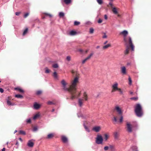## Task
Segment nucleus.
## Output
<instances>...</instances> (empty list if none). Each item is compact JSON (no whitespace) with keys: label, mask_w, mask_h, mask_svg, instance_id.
<instances>
[{"label":"nucleus","mask_w":151,"mask_h":151,"mask_svg":"<svg viewBox=\"0 0 151 151\" xmlns=\"http://www.w3.org/2000/svg\"><path fill=\"white\" fill-rule=\"evenodd\" d=\"M97 1L99 4H101L103 3V1L102 0H97Z\"/></svg>","instance_id":"nucleus-41"},{"label":"nucleus","mask_w":151,"mask_h":151,"mask_svg":"<svg viewBox=\"0 0 151 151\" xmlns=\"http://www.w3.org/2000/svg\"><path fill=\"white\" fill-rule=\"evenodd\" d=\"M64 2L65 4H68L71 2V0H64Z\"/></svg>","instance_id":"nucleus-28"},{"label":"nucleus","mask_w":151,"mask_h":151,"mask_svg":"<svg viewBox=\"0 0 151 151\" xmlns=\"http://www.w3.org/2000/svg\"><path fill=\"white\" fill-rule=\"evenodd\" d=\"M104 140L105 141H106L108 139L109 136L107 134H104Z\"/></svg>","instance_id":"nucleus-23"},{"label":"nucleus","mask_w":151,"mask_h":151,"mask_svg":"<svg viewBox=\"0 0 151 151\" xmlns=\"http://www.w3.org/2000/svg\"><path fill=\"white\" fill-rule=\"evenodd\" d=\"M103 139L101 135L98 134L96 139V142L98 145H102L103 143Z\"/></svg>","instance_id":"nucleus-4"},{"label":"nucleus","mask_w":151,"mask_h":151,"mask_svg":"<svg viewBox=\"0 0 151 151\" xmlns=\"http://www.w3.org/2000/svg\"><path fill=\"white\" fill-rule=\"evenodd\" d=\"M53 76L55 79L58 78L57 74L56 72H55L54 73Z\"/></svg>","instance_id":"nucleus-30"},{"label":"nucleus","mask_w":151,"mask_h":151,"mask_svg":"<svg viewBox=\"0 0 151 151\" xmlns=\"http://www.w3.org/2000/svg\"><path fill=\"white\" fill-rule=\"evenodd\" d=\"M127 131L128 132L131 133L132 132V126L129 122L127 123Z\"/></svg>","instance_id":"nucleus-6"},{"label":"nucleus","mask_w":151,"mask_h":151,"mask_svg":"<svg viewBox=\"0 0 151 151\" xmlns=\"http://www.w3.org/2000/svg\"><path fill=\"white\" fill-rule=\"evenodd\" d=\"M102 22V20L100 19H99L98 21V22L99 23H100Z\"/></svg>","instance_id":"nucleus-53"},{"label":"nucleus","mask_w":151,"mask_h":151,"mask_svg":"<svg viewBox=\"0 0 151 151\" xmlns=\"http://www.w3.org/2000/svg\"><path fill=\"white\" fill-rule=\"evenodd\" d=\"M134 111L136 115L138 117H140L143 115L142 107L139 104H137L136 105Z\"/></svg>","instance_id":"nucleus-2"},{"label":"nucleus","mask_w":151,"mask_h":151,"mask_svg":"<svg viewBox=\"0 0 151 151\" xmlns=\"http://www.w3.org/2000/svg\"><path fill=\"white\" fill-rule=\"evenodd\" d=\"M138 99V98L137 97H133L131 98H130V99L131 100H137Z\"/></svg>","instance_id":"nucleus-46"},{"label":"nucleus","mask_w":151,"mask_h":151,"mask_svg":"<svg viewBox=\"0 0 151 151\" xmlns=\"http://www.w3.org/2000/svg\"><path fill=\"white\" fill-rule=\"evenodd\" d=\"M61 139L64 143H66L68 142V138L64 136H61Z\"/></svg>","instance_id":"nucleus-13"},{"label":"nucleus","mask_w":151,"mask_h":151,"mask_svg":"<svg viewBox=\"0 0 151 151\" xmlns=\"http://www.w3.org/2000/svg\"><path fill=\"white\" fill-rule=\"evenodd\" d=\"M109 147L110 148L113 149L114 148V146L113 145H110L109 146Z\"/></svg>","instance_id":"nucleus-57"},{"label":"nucleus","mask_w":151,"mask_h":151,"mask_svg":"<svg viewBox=\"0 0 151 151\" xmlns=\"http://www.w3.org/2000/svg\"><path fill=\"white\" fill-rule=\"evenodd\" d=\"M4 92V90L2 88H0V92H1V93H3Z\"/></svg>","instance_id":"nucleus-55"},{"label":"nucleus","mask_w":151,"mask_h":151,"mask_svg":"<svg viewBox=\"0 0 151 151\" xmlns=\"http://www.w3.org/2000/svg\"><path fill=\"white\" fill-rule=\"evenodd\" d=\"M115 109L116 110L118 114L120 115L119 122L120 123L122 122L123 121V116L122 115V111L121 109L119 107V106H116L115 107Z\"/></svg>","instance_id":"nucleus-3"},{"label":"nucleus","mask_w":151,"mask_h":151,"mask_svg":"<svg viewBox=\"0 0 151 151\" xmlns=\"http://www.w3.org/2000/svg\"><path fill=\"white\" fill-rule=\"evenodd\" d=\"M78 78L77 77H75L73 81L70 88H68L66 87V83L64 80H63L61 82V83L63 85V89L65 91H68L70 95V98L72 100H73L81 95V92L77 91L76 85L78 82Z\"/></svg>","instance_id":"nucleus-1"},{"label":"nucleus","mask_w":151,"mask_h":151,"mask_svg":"<svg viewBox=\"0 0 151 151\" xmlns=\"http://www.w3.org/2000/svg\"><path fill=\"white\" fill-rule=\"evenodd\" d=\"M5 149L4 147L3 148L2 150V151H5Z\"/></svg>","instance_id":"nucleus-61"},{"label":"nucleus","mask_w":151,"mask_h":151,"mask_svg":"<svg viewBox=\"0 0 151 151\" xmlns=\"http://www.w3.org/2000/svg\"><path fill=\"white\" fill-rule=\"evenodd\" d=\"M93 53H91L89 56H88L87 57H86V58H85L82 61V64H84L85 63V62L89 59L93 55Z\"/></svg>","instance_id":"nucleus-11"},{"label":"nucleus","mask_w":151,"mask_h":151,"mask_svg":"<svg viewBox=\"0 0 151 151\" xmlns=\"http://www.w3.org/2000/svg\"><path fill=\"white\" fill-rule=\"evenodd\" d=\"M14 89L18 91L20 93H23L24 92V91L21 88L19 87H17L14 88Z\"/></svg>","instance_id":"nucleus-20"},{"label":"nucleus","mask_w":151,"mask_h":151,"mask_svg":"<svg viewBox=\"0 0 151 151\" xmlns=\"http://www.w3.org/2000/svg\"><path fill=\"white\" fill-rule=\"evenodd\" d=\"M19 133L20 134H22L23 135H25L26 134V132H25V131H23V130H20L19 131Z\"/></svg>","instance_id":"nucleus-29"},{"label":"nucleus","mask_w":151,"mask_h":151,"mask_svg":"<svg viewBox=\"0 0 151 151\" xmlns=\"http://www.w3.org/2000/svg\"><path fill=\"white\" fill-rule=\"evenodd\" d=\"M108 42V41H106L105 42H104V45H105Z\"/></svg>","instance_id":"nucleus-60"},{"label":"nucleus","mask_w":151,"mask_h":151,"mask_svg":"<svg viewBox=\"0 0 151 151\" xmlns=\"http://www.w3.org/2000/svg\"><path fill=\"white\" fill-rule=\"evenodd\" d=\"M121 73L123 75H125L127 73L126 68L125 66L121 67Z\"/></svg>","instance_id":"nucleus-15"},{"label":"nucleus","mask_w":151,"mask_h":151,"mask_svg":"<svg viewBox=\"0 0 151 151\" xmlns=\"http://www.w3.org/2000/svg\"><path fill=\"white\" fill-rule=\"evenodd\" d=\"M112 88L113 89L114 91H117L118 89V83L116 82H115L112 85Z\"/></svg>","instance_id":"nucleus-7"},{"label":"nucleus","mask_w":151,"mask_h":151,"mask_svg":"<svg viewBox=\"0 0 151 151\" xmlns=\"http://www.w3.org/2000/svg\"><path fill=\"white\" fill-rule=\"evenodd\" d=\"M59 16L60 17H63L64 16V14L63 12H61L59 13Z\"/></svg>","instance_id":"nucleus-31"},{"label":"nucleus","mask_w":151,"mask_h":151,"mask_svg":"<svg viewBox=\"0 0 151 151\" xmlns=\"http://www.w3.org/2000/svg\"><path fill=\"white\" fill-rule=\"evenodd\" d=\"M83 99H81L79 98L78 99V103L79 106L81 107L83 105Z\"/></svg>","instance_id":"nucleus-17"},{"label":"nucleus","mask_w":151,"mask_h":151,"mask_svg":"<svg viewBox=\"0 0 151 151\" xmlns=\"http://www.w3.org/2000/svg\"><path fill=\"white\" fill-rule=\"evenodd\" d=\"M117 90L118 91H119L120 94H123V91L121 88H119Z\"/></svg>","instance_id":"nucleus-44"},{"label":"nucleus","mask_w":151,"mask_h":151,"mask_svg":"<svg viewBox=\"0 0 151 151\" xmlns=\"http://www.w3.org/2000/svg\"><path fill=\"white\" fill-rule=\"evenodd\" d=\"M122 34L124 36V42L126 43V45L127 44V40L126 38L127 35H128V32L127 31L124 30L122 32L120 33V34Z\"/></svg>","instance_id":"nucleus-5"},{"label":"nucleus","mask_w":151,"mask_h":151,"mask_svg":"<svg viewBox=\"0 0 151 151\" xmlns=\"http://www.w3.org/2000/svg\"><path fill=\"white\" fill-rule=\"evenodd\" d=\"M42 93V91L41 90H38L36 91V93L37 95H39Z\"/></svg>","instance_id":"nucleus-38"},{"label":"nucleus","mask_w":151,"mask_h":151,"mask_svg":"<svg viewBox=\"0 0 151 151\" xmlns=\"http://www.w3.org/2000/svg\"><path fill=\"white\" fill-rule=\"evenodd\" d=\"M52 67L54 68H57L58 67V66L57 64H55L52 65Z\"/></svg>","instance_id":"nucleus-40"},{"label":"nucleus","mask_w":151,"mask_h":151,"mask_svg":"<svg viewBox=\"0 0 151 151\" xmlns=\"http://www.w3.org/2000/svg\"><path fill=\"white\" fill-rule=\"evenodd\" d=\"M27 146L30 147H32L34 145V143L32 142V140H29L27 144Z\"/></svg>","instance_id":"nucleus-12"},{"label":"nucleus","mask_w":151,"mask_h":151,"mask_svg":"<svg viewBox=\"0 0 151 151\" xmlns=\"http://www.w3.org/2000/svg\"><path fill=\"white\" fill-rule=\"evenodd\" d=\"M54 136V134L53 133H50L48 134L46 137L47 139H50L53 137Z\"/></svg>","instance_id":"nucleus-18"},{"label":"nucleus","mask_w":151,"mask_h":151,"mask_svg":"<svg viewBox=\"0 0 151 151\" xmlns=\"http://www.w3.org/2000/svg\"><path fill=\"white\" fill-rule=\"evenodd\" d=\"M15 145H18L19 143L17 141V142H16V143L15 144Z\"/></svg>","instance_id":"nucleus-62"},{"label":"nucleus","mask_w":151,"mask_h":151,"mask_svg":"<svg viewBox=\"0 0 151 151\" xmlns=\"http://www.w3.org/2000/svg\"><path fill=\"white\" fill-rule=\"evenodd\" d=\"M114 138L115 139H117L119 138V134L117 132H115L114 133Z\"/></svg>","instance_id":"nucleus-21"},{"label":"nucleus","mask_w":151,"mask_h":151,"mask_svg":"<svg viewBox=\"0 0 151 151\" xmlns=\"http://www.w3.org/2000/svg\"><path fill=\"white\" fill-rule=\"evenodd\" d=\"M113 121L115 122H116L117 121L116 117V116H114Z\"/></svg>","instance_id":"nucleus-39"},{"label":"nucleus","mask_w":151,"mask_h":151,"mask_svg":"<svg viewBox=\"0 0 151 151\" xmlns=\"http://www.w3.org/2000/svg\"><path fill=\"white\" fill-rule=\"evenodd\" d=\"M47 104L49 105H51L54 104V103L51 101H48L47 102Z\"/></svg>","instance_id":"nucleus-45"},{"label":"nucleus","mask_w":151,"mask_h":151,"mask_svg":"<svg viewBox=\"0 0 151 151\" xmlns=\"http://www.w3.org/2000/svg\"><path fill=\"white\" fill-rule=\"evenodd\" d=\"M70 36H74L77 34L76 31L74 30H71L68 34Z\"/></svg>","instance_id":"nucleus-16"},{"label":"nucleus","mask_w":151,"mask_h":151,"mask_svg":"<svg viewBox=\"0 0 151 151\" xmlns=\"http://www.w3.org/2000/svg\"><path fill=\"white\" fill-rule=\"evenodd\" d=\"M66 59L68 61H70L71 59V58L70 56H67L66 57Z\"/></svg>","instance_id":"nucleus-48"},{"label":"nucleus","mask_w":151,"mask_h":151,"mask_svg":"<svg viewBox=\"0 0 151 151\" xmlns=\"http://www.w3.org/2000/svg\"><path fill=\"white\" fill-rule=\"evenodd\" d=\"M28 30V28H26L25 30L24 31L23 33V35H24L27 32V31Z\"/></svg>","instance_id":"nucleus-36"},{"label":"nucleus","mask_w":151,"mask_h":151,"mask_svg":"<svg viewBox=\"0 0 151 151\" xmlns=\"http://www.w3.org/2000/svg\"><path fill=\"white\" fill-rule=\"evenodd\" d=\"M15 97L18 98H22L23 97V96L20 94H16L15 96Z\"/></svg>","instance_id":"nucleus-25"},{"label":"nucleus","mask_w":151,"mask_h":151,"mask_svg":"<svg viewBox=\"0 0 151 151\" xmlns=\"http://www.w3.org/2000/svg\"><path fill=\"white\" fill-rule=\"evenodd\" d=\"M45 14L46 15H48L49 17H52V15H51V14H48V13H45Z\"/></svg>","instance_id":"nucleus-54"},{"label":"nucleus","mask_w":151,"mask_h":151,"mask_svg":"<svg viewBox=\"0 0 151 151\" xmlns=\"http://www.w3.org/2000/svg\"><path fill=\"white\" fill-rule=\"evenodd\" d=\"M83 126L86 130L88 132H90V130L85 125V123L83 124Z\"/></svg>","instance_id":"nucleus-27"},{"label":"nucleus","mask_w":151,"mask_h":151,"mask_svg":"<svg viewBox=\"0 0 151 151\" xmlns=\"http://www.w3.org/2000/svg\"><path fill=\"white\" fill-rule=\"evenodd\" d=\"M90 23H91L89 21H88L86 22L85 24H89Z\"/></svg>","instance_id":"nucleus-58"},{"label":"nucleus","mask_w":151,"mask_h":151,"mask_svg":"<svg viewBox=\"0 0 151 151\" xmlns=\"http://www.w3.org/2000/svg\"><path fill=\"white\" fill-rule=\"evenodd\" d=\"M81 99H83V101H87L88 100V98L87 96V94L86 93V92H85L83 94V98Z\"/></svg>","instance_id":"nucleus-10"},{"label":"nucleus","mask_w":151,"mask_h":151,"mask_svg":"<svg viewBox=\"0 0 151 151\" xmlns=\"http://www.w3.org/2000/svg\"><path fill=\"white\" fill-rule=\"evenodd\" d=\"M37 129H38L37 128V127H35L33 128L32 129V131L33 132H35V131H37Z\"/></svg>","instance_id":"nucleus-47"},{"label":"nucleus","mask_w":151,"mask_h":151,"mask_svg":"<svg viewBox=\"0 0 151 151\" xmlns=\"http://www.w3.org/2000/svg\"><path fill=\"white\" fill-rule=\"evenodd\" d=\"M19 139L21 140V141H22V139L21 138H19Z\"/></svg>","instance_id":"nucleus-64"},{"label":"nucleus","mask_w":151,"mask_h":151,"mask_svg":"<svg viewBox=\"0 0 151 151\" xmlns=\"http://www.w3.org/2000/svg\"><path fill=\"white\" fill-rule=\"evenodd\" d=\"M29 13L28 12H27L24 14V18H26L29 15Z\"/></svg>","instance_id":"nucleus-43"},{"label":"nucleus","mask_w":151,"mask_h":151,"mask_svg":"<svg viewBox=\"0 0 151 151\" xmlns=\"http://www.w3.org/2000/svg\"><path fill=\"white\" fill-rule=\"evenodd\" d=\"M26 122L28 123H30L31 122V119L30 118L27 119L26 120Z\"/></svg>","instance_id":"nucleus-42"},{"label":"nucleus","mask_w":151,"mask_h":151,"mask_svg":"<svg viewBox=\"0 0 151 151\" xmlns=\"http://www.w3.org/2000/svg\"><path fill=\"white\" fill-rule=\"evenodd\" d=\"M101 129L100 126H95L92 128V130L95 131L96 132H99Z\"/></svg>","instance_id":"nucleus-9"},{"label":"nucleus","mask_w":151,"mask_h":151,"mask_svg":"<svg viewBox=\"0 0 151 151\" xmlns=\"http://www.w3.org/2000/svg\"><path fill=\"white\" fill-rule=\"evenodd\" d=\"M100 48V46H97L96 47V48L97 49H98V48Z\"/></svg>","instance_id":"nucleus-63"},{"label":"nucleus","mask_w":151,"mask_h":151,"mask_svg":"<svg viewBox=\"0 0 151 151\" xmlns=\"http://www.w3.org/2000/svg\"><path fill=\"white\" fill-rule=\"evenodd\" d=\"M112 11L115 14H117L118 13L117 9L115 7H114L112 9Z\"/></svg>","instance_id":"nucleus-26"},{"label":"nucleus","mask_w":151,"mask_h":151,"mask_svg":"<svg viewBox=\"0 0 151 151\" xmlns=\"http://www.w3.org/2000/svg\"><path fill=\"white\" fill-rule=\"evenodd\" d=\"M129 43L131 47L132 50V51H134V46L132 43V38L130 37H129Z\"/></svg>","instance_id":"nucleus-8"},{"label":"nucleus","mask_w":151,"mask_h":151,"mask_svg":"<svg viewBox=\"0 0 151 151\" xmlns=\"http://www.w3.org/2000/svg\"><path fill=\"white\" fill-rule=\"evenodd\" d=\"M40 116V115L38 114H35L33 117V119L35 120L36 119L37 117Z\"/></svg>","instance_id":"nucleus-33"},{"label":"nucleus","mask_w":151,"mask_h":151,"mask_svg":"<svg viewBox=\"0 0 151 151\" xmlns=\"http://www.w3.org/2000/svg\"><path fill=\"white\" fill-rule=\"evenodd\" d=\"M111 45L110 44H108L104 46L103 47V49H106L108 48L109 47H111Z\"/></svg>","instance_id":"nucleus-22"},{"label":"nucleus","mask_w":151,"mask_h":151,"mask_svg":"<svg viewBox=\"0 0 151 151\" xmlns=\"http://www.w3.org/2000/svg\"><path fill=\"white\" fill-rule=\"evenodd\" d=\"M40 105L36 102H35L33 106V109H38L40 107Z\"/></svg>","instance_id":"nucleus-14"},{"label":"nucleus","mask_w":151,"mask_h":151,"mask_svg":"<svg viewBox=\"0 0 151 151\" xmlns=\"http://www.w3.org/2000/svg\"><path fill=\"white\" fill-rule=\"evenodd\" d=\"M89 33L91 34H92L94 32V29L92 28H91L89 29Z\"/></svg>","instance_id":"nucleus-35"},{"label":"nucleus","mask_w":151,"mask_h":151,"mask_svg":"<svg viewBox=\"0 0 151 151\" xmlns=\"http://www.w3.org/2000/svg\"><path fill=\"white\" fill-rule=\"evenodd\" d=\"M128 80L129 81V84L131 85L132 84V81L131 80V78L130 76H129L128 78Z\"/></svg>","instance_id":"nucleus-34"},{"label":"nucleus","mask_w":151,"mask_h":151,"mask_svg":"<svg viewBox=\"0 0 151 151\" xmlns=\"http://www.w3.org/2000/svg\"><path fill=\"white\" fill-rule=\"evenodd\" d=\"M80 22H79L75 21L74 23V24L75 25H79L80 24Z\"/></svg>","instance_id":"nucleus-37"},{"label":"nucleus","mask_w":151,"mask_h":151,"mask_svg":"<svg viewBox=\"0 0 151 151\" xmlns=\"http://www.w3.org/2000/svg\"><path fill=\"white\" fill-rule=\"evenodd\" d=\"M77 115L78 117H81L83 119L85 118L81 112H79L77 113Z\"/></svg>","instance_id":"nucleus-24"},{"label":"nucleus","mask_w":151,"mask_h":151,"mask_svg":"<svg viewBox=\"0 0 151 151\" xmlns=\"http://www.w3.org/2000/svg\"><path fill=\"white\" fill-rule=\"evenodd\" d=\"M20 13L19 12H16L15 13V15L17 16H18L19 14Z\"/></svg>","instance_id":"nucleus-56"},{"label":"nucleus","mask_w":151,"mask_h":151,"mask_svg":"<svg viewBox=\"0 0 151 151\" xmlns=\"http://www.w3.org/2000/svg\"><path fill=\"white\" fill-rule=\"evenodd\" d=\"M104 35L102 36V38H106L107 37V36L106 35V33H104Z\"/></svg>","instance_id":"nucleus-51"},{"label":"nucleus","mask_w":151,"mask_h":151,"mask_svg":"<svg viewBox=\"0 0 151 151\" xmlns=\"http://www.w3.org/2000/svg\"><path fill=\"white\" fill-rule=\"evenodd\" d=\"M109 147L108 146H106L104 147V150L105 151L108 150L109 149Z\"/></svg>","instance_id":"nucleus-49"},{"label":"nucleus","mask_w":151,"mask_h":151,"mask_svg":"<svg viewBox=\"0 0 151 151\" xmlns=\"http://www.w3.org/2000/svg\"><path fill=\"white\" fill-rule=\"evenodd\" d=\"M7 104L9 106H13L15 104L14 103H12L11 102V101L8 99H7Z\"/></svg>","instance_id":"nucleus-19"},{"label":"nucleus","mask_w":151,"mask_h":151,"mask_svg":"<svg viewBox=\"0 0 151 151\" xmlns=\"http://www.w3.org/2000/svg\"><path fill=\"white\" fill-rule=\"evenodd\" d=\"M112 1H113V0H110V2L109 3V4L111 6H112V5H113L112 3Z\"/></svg>","instance_id":"nucleus-52"},{"label":"nucleus","mask_w":151,"mask_h":151,"mask_svg":"<svg viewBox=\"0 0 151 151\" xmlns=\"http://www.w3.org/2000/svg\"><path fill=\"white\" fill-rule=\"evenodd\" d=\"M129 47L128 46L127 47V49L126 50L124 51V54L125 55H127L129 53Z\"/></svg>","instance_id":"nucleus-32"},{"label":"nucleus","mask_w":151,"mask_h":151,"mask_svg":"<svg viewBox=\"0 0 151 151\" xmlns=\"http://www.w3.org/2000/svg\"><path fill=\"white\" fill-rule=\"evenodd\" d=\"M50 71L49 69L47 68H45V73H48Z\"/></svg>","instance_id":"nucleus-50"},{"label":"nucleus","mask_w":151,"mask_h":151,"mask_svg":"<svg viewBox=\"0 0 151 151\" xmlns=\"http://www.w3.org/2000/svg\"><path fill=\"white\" fill-rule=\"evenodd\" d=\"M104 18L105 19H107V15H104Z\"/></svg>","instance_id":"nucleus-59"}]
</instances>
